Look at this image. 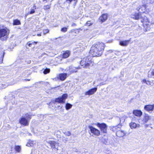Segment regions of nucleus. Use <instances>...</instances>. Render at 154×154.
Masks as SVG:
<instances>
[{"instance_id": "4c0bfd02", "label": "nucleus", "mask_w": 154, "mask_h": 154, "mask_svg": "<svg viewBox=\"0 0 154 154\" xmlns=\"http://www.w3.org/2000/svg\"><path fill=\"white\" fill-rule=\"evenodd\" d=\"M63 140L64 142H66L68 140V138H67L63 137Z\"/></svg>"}, {"instance_id": "aec40b11", "label": "nucleus", "mask_w": 154, "mask_h": 154, "mask_svg": "<svg viewBox=\"0 0 154 154\" xmlns=\"http://www.w3.org/2000/svg\"><path fill=\"white\" fill-rule=\"evenodd\" d=\"M148 76L149 77L154 78V69L150 70L148 73Z\"/></svg>"}, {"instance_id": "7ed1b4c3", "label": "nucleus", "mask_w": 154, "mask_h": 154, "mask_svg": "<svg viewBox=\"0 0 154 154\" xmlns=\"http://www.w3.org/2000/svg\"><path fill=\"white\" fill-rule=\"evenodd\" d=\"M9 31L6 27L0 29V38L2 40H6L8 37Z\"/></svg>"}, {"instance_id": "b1692460", "label": "nucleus", "mask_w": 154, "mask_h": 154, "mask_svg": "<svg viewBox=\"0 0 154 154\" xmlns=\"http://www.w3.org/2000/svg\"><path fill=\"white\" fill-rule=\"evenodd\" d=\"M34 143L35 142L34 141L30 140H29V142L26 144V146H32Z\"/></svg>"}, {"instance_id": "a211bd4d", "label": "nucleus", "mask_w": 154, "mask_h": 154, "mask_svg": "<svg viewBox=\"0 0 154 154\" xmlns=\"http://www.w3.org/2000/svg\"><path fill=\"white\" fill-rule=\"evenodd\" d=\"M129 126L130 128L132 129L135 128L137 127H139L140 125H137L135 122H131L129 123Z\"/></svg>"}, {"instance_id": "c9c22d12", "label": "nucleus", "mask_w": 154, "mask_h": 154, "mask_svg": "<svg viewBox=\"0 0 154 154\" xmlns=\"http://www.w3.org/2000/svg\"><path fill=\"white\" fill-rule=\"evenodd\" d=\"M49 30L48 29H46L43 30V33L44 35L46 34V33L49 32Z\"/></svg>"}, {"instance_id": "5701e85b", "label": "nucleus", "mask_w": 154, "mask_h": 154, "mask_svg": "<svg viewBox=\"0 0 154 154\" xmlns=\"http://www.w3.org/2000/svg\"><path fill=\"white\" fill-rule=\"evenodd\" d=\"M72 105L69 103H67L66 104L65 108L66 110H68L72 108Z\"/></svg>"}, {"instance_id": "9b49d317", "label": "nucleus", "mask_w": 154, "mask_h": 154, "mask_svg": "<svg viewBox=\"0 0 154 154\" xmlns=\"http://www.w3.org/2000/svg\"><path fill=\"white\" fill-rule=\"evenodd\" d=\"M144 109L148 112L152 111L154 109V104L146 105L144 106Z\"/></svg>"}, {"instance_id": "e433bc0d", "label": "nucleus", "mask_w": 154, "mask_h": 154, "mask_svg": "<svg viewBox=\"0 0 154 154\" xmlns=\"http://www.w3.org/2000/svg\"><path fill=\"white\" fill-rule=\"evenodd\" d=\"M70 66H69L68 68H67L65 70V71H66V72H67V74H68V75H69V70H70Z\"/></svg>"}, {"instance_id": "f03ea898", "label": "nucleus", "mask_w": 154, "mask_h": 154, "mask_svg": "<svg viewBox=\"0 0 154 154\" xmlns=\"http://www.w3.org/2000/svg\"><path fill=\"white\" fill-rule=\"evenodd\" d=\"M131 17L136 20H140L141 22L143 23L144 29L145 32L149 30L150 29V26L152 24V23L146 16H142L139 14L137 13L132 15Z\"/></svg>"}, {"instance_id": "393cba45", "label": "nucleus", "mask_w": 154, "mask_h": 154, "mask_svg": "<svg viewBox=\"0 0 154 154\" xmlns=\"http://www.w3.org/2000/svg\"><path fill=\"white\" fill-rule=\"evenodd\" d=\"M127 118V117L126 116H124L123 117H121L120 119V123H123L125 120V119Z\"/></svg>"}, {"instance_id": "4be33fe9", "label": "nucleus", "mask_w": 154, "mask_h": 154, "mask_svg": "<svg viewBox=\"0 0 154 154\" xmlns=\"http://www.w3.org/2000/svg\"><path fill=\"white\" fill-rule=\"evenodd\" d=\"M70 54L69 51H67L63 54V58H66L69 57Z\"/></svg>"}, {"instance_id": "864d4df0", "label": "nucleus", "mask_w": 154, "mask_h": 154, "mask_svg": "<svg viewBox=\"0 0 154 154\" xmlns=\"http://www.w3.org/2000/svg\"><path fill=\"white\" fill-rule=\"evenodd\" d=\"M148 84H149V82H148Z\"/></svg>"}, {"instance_id": "9d476101", "label": "nucleus", "mask_w": 154, "mask_h": 154, "mask_svg": "<svg viewBox=\"0 0 154 154\" xmlns=\"http://www.w3.org/2000/svg\"><path fill=\"white\" fill-rule=\"evenodd\" d=\"M146 8V5H142L140 6L137 8V10L140 13H144L145 11Z\"/></svg>"}, {"instance_id": "6e6552de", "label": "nucleus", "mask_w": 154, "mask_h": 154, "mask_svg": "<svg viewBox=\"0 0 154 154\" xmlns=\"http://www.w3.org/2000/svg\"><path fill=\"white\" fill-rule=\"evenodd\" d=\"M29 121L25 117H22L19 120V122L21 124L24 126H28L29 125Z\"/></svg>"}, {"instance_id": "a18cd8bd", "label": "nucleus", "mask_w": 154, "mask_h": 154, "mask_svg": "<svg viewBox=\"0 0 154 154\" xmlns=\"http://www.w3.org/2000/svg\"><path fill=\"white\" fill-rule=\"evenodd\" d=\"M118 127L117 126H113V128H116V129Z\"/></svg>"}, {"instance_id": "7c9ffc66", "label": "nucleus", "mask_w": 154, "mask_h": 154, "mask_svg": "<svg viewBox=\"0 0 154 154\" xmlns=\"http://www.w3.org/2000/svg\"><path fill=\"white\" fill-rule=\"evenodd\" d=\"M25 117L27 119H31V115L28 113H26L25 114Z\"/></svg>"}, {"instance_id": "c756f323", "label": "nucleus", "mask_w": 154, "mask_h": 154, "mask_svg": "<svg viewBox=\"0 0 154 154\" xmlns=\"http://www.w3.org/2000/svg\"><path fill=\"white\" fill-rule=\"evenodd\" d=\"M50 71V69H49L47 68L44 70L43 72L45 74H47Z\"/></svg>"}, {"instance_id": "c03bdc74", "label": "nucleus", "mask_w": 154, "mask_h": 154, "mask_svg": "<svg viewBox=\"0 0 154 154\" xmlns=\"http://www.w3.org/2000/svg\"><path fill=\"white\" fill-rule=\"evenodd\" d=\"M37 35L38 36H41V34H38Z\"/></svg>"}, {"instance_id": "2f4dec72", "label": "nucleus", "mask_w": 154, "mask_h": 154, "mask_svg": "<svg viewBox=\"0 0 154 154\" xmlns=\"http://www.w3.org/2000/svg\"><path fill=\"white\" fill-rule=\"evenodd\" d=\"M102 141L105 144H106L108 143V140L107 139L103 138Z\"/></svg>"}, {"instance_id": "cd10ccee", "label": "nucleus", "mask_w": 154, "mask_h": 154, "mask_svg": "<svg viewBox=\"0 0 154 154\" xmlns=\"http://www.w3.org/2000/svg\"><path fill=\"white\" fill-rule=\"evenodd\" d=\"M37 43V42H28L27 43V44L29 46V47H31L32 45L34 44L35 43V44H36Z\"/></svg>"}, {"instance_id": "4468645a", "label": "nucleus", "mask_w": 154, "mask_h": 154, "mask_svg": "<svg viewBox=\"0 0 154 154\" xmlns=\"http://www.w3.org/2000/svg\"><path fill=\"white\" fill-rule=\"evenodd\" d=\"M116 134L118 137H122L125 136L126 133L124 131L119 130L116 132Z\"/></svg>"}, {"instance_id": "72a5a7b5", "label": "nucleus", "mask_w": 154, "mask_h": 154, "mask_svg": "<svg viewBox=\"0 0 154 154\" xmlns=\"http://www.w3.org/2000/svg\"><path fill=\"white\" fill-rule=\"evenodd\" d=\"M92 23L90 21H88L86 23L85 25L87 26H90L92 25Z\"/></svg>"}, {"instance_id": "f8f14e48", "label": "nucleus", "mask_w": 154, "mask_h": 154, "mask_svg": "<svg viewBox=\"0 0 154 154\" xmlns=\"http://www.w3.org/2000/svg\"><path fill=\"white\" fill-rule=\"evenodd\" d=\"M97 88H94L91 89L88 91L85 92V95H91L93 94L97 91Z\"/></svg>"}, {"instance_id": "1a4fd4ad", "label": "nucleus", "mask_w": 154, "mask_h": 154, "mask_svg": "<svg viewBox=\"0 0 154 154\" xmlns=\"http://www.w3.org/2000/svg\"><path fill=\"white\" fill-rule=\"evenodd\" d=\"M47 142L50 144L52 148L57 149L58 146V142L54 141H50Z\"/></svg>"}, {"instance_id": "bb28decb", "label": "nucleus", "mask_w": 154, "mask_h": 154, "mask_svg": "<svg viewBox=\"0 0 154 154\" xmlns=\"http://www.w3.org/2000/svg\"><path fill=\"white\" fill-rule=\"evenodd\" d=\"M15 149L16 151L18 152H20L21 150L20 147L19 146H15Z\"/></svg>"}, {"instance_id": "473e14b6", "label": "nucleus", "mask_w": 154, "mask_h": 154, "mask_svg": "<svg viewBox=\"0 0 154 154\" xmlns=\"http://www.w3.org/2000/svg\"><path fill=\"white\" fill-rule=\"evenodd\" d=\"M50 8V6L49 5H47L44 6V8L45 10H47L49 9Z\"/></svg>"}, {"instance_id": "f704fd0d", "label": "nucleus", "mask_w": 154, "mask_h": 154, "mask_svg": "<svg viewBox=\"0 0 154 154\" xmlns=\"http://www.w3.org/2000/svg\"><path fill=\"white\" fill-rule=\"evenodd\" d=\"M67 28L66 27H63L61 29V31L63 32H65L67 31Z\"/></svg>"}, {"instance_id": "ea45409f", "label": "nucleus", "mask_w": 154, "mask_h": 154, "mask_svg": "<svg viewBox=\"0 0 154 154\" xmlns=\"http://www.w3.org/2000/svg\"><path fill=\"white\" fill-rule=\"evenodd\" d=\"M35 12L34 10V9H32L31 10V11L30 12V14H32Z\"/></svg>"}, {"instance_id": "79ce46f5", "label": "nucleus", "mask_w": 154, "mask_h": 154, "mask_svg": "<svg viewBox=\"0 0 154 154\" xmlns=\"http://www.w3.org/2000/svg\"><path fill=\"white\" fill-rule=\"evenodd\" d=\"M76 26V24L75 23H72L71 25V26Z\"/></svg>"}, {"instance_id": "603ef678", "label": "nucleus", "mask_w": 154, "mask_h": 154, "mask_svg": "<svg viewBox=\"0 0 154 154\" xmlns=\"http://www.w3.org/2000/svg\"><path fill=\"white\" fill-rule=\"evenodd\" d=\"M148 84H149V82H148Z\"/></svg>"}, {"instance_id": "f257e3e1", "label": "nucleus", "mask_w": 154, "mask_h": 154, "mask_svg": "<svg viewBox=\"0 0 154 154\" xmlns=\"http://www.w3.org/2000/svg\"><path fill=\"white\" fill-rule=\"evenodd\" d=\"M104 47L105 45L103 43L97 42L92 45L89 53L93 57L100 56L102 54Z\"/></svg>"}, {"instance_id": "09e8293b", "label": "nucleus", "mask_w": 154, "mask_h": 154, "mask_svg": "<svg viewBox=\"0 0 154 154\" xmlns=\"http://www.w3.org/2000/svg\"><path fill=\"white\" fill-rule=\"evenodd\" d=\"M75 30H72L71 31V32H75V31H75Z\"/></svg>"}, {"instance_id": "423d86ee", "label": "nucleus", "mask_w": 154, "mask_h": 154, "mask_svg": "<svg viewBox=\"0 0 154 154\" xmlns=\"http://www.w3.org/2000/svg\"><path fill=\"white\" fill-rule=\"evenodd\" d=\"M67 95L66 94H64L61 97H60L55 100V102L60 103H64L65 100L67 97Z\"/></svg>"}, {"instance_id": "de8ad7c7", "label": "nucleus", "mask_w": 154, "mask_h": 154, "mask_svg": "<svg viewBox=\"0 0 154 154\" xmlns=\"http://www.w3.org/2000/svg\"><path fill=\"white\" fill-rule=\"evenodd\" d=\"M26 80H27V81H29L30 80V79H25Z\"/></svg>"}, {"instance_id": "6ab92c4d", "label": "nucleus", "mask_w": 154, "mask_h": 154, "mask_svg": "<svg viewBox=\"0 0 154 154\" xmlns=\"http://www.w3.org/2000/svg\"><path fill=\"white\" fill-rule=\"evenodd\" d=\"M107 14H104L99 18V20L102 22H103L106 20L107 19Z\"/></svg>"}, {"instance_id": "f3484780", "label": "nucleus", "mask_w": 154, "mask_h": 154, "mask_svg": "<svg viewBox=\"0 0 154 154\" xmlns=\"http://www.w3.org/2000/svg\"><path fill=\"white\" fill-rule=\"evenodd\" d=\"M67 73H61L59 75V79L61 81H64L66 78Z\"/></svg>"}, {"instance_id": "412c9836", "label": "nucleus", "mask_w": 154, "mask_h": 154, "mask_svg": "<svg viewBox=\"0 0 154 154\" xmlns=\"http://www.w3.org/2000/svg\"><path fill=\"white\" fill-rule=\"evenodd\" d=\"M150 117L147 114H145L143 120V123H146L150 119Z\"/></svg>"}, {"instance_id": "c85d7f7f", "label": "nucleus", "mask_w": 154, "mask_h": 154, "mask_svg": "<svg viewBox=\"0 0 154 154\" xmlns=\"http://www.w3.org/2000/svg\"><path fill=\"white\" fill-rule=\"evenodd\" d=\"M63 133L66 136H69L71 134V133L69 131H67Z\"/></svg>"}, {"instance_id": "dca6fc26", "label": "nucleus", "mask_w": 154, "mask_h": 154, "mask_svg": "<svg viewBox=\"0 0 154 154\" xmlns=\"http://www.w3.org/2000/svg\"><path fill=\"white\" fill-rule=\"evenodd\" d=\"M130 40H125V41H120L119 42V45L122 46H126L128 44Z\"/></svg>"}, {"instance_id": "20e7f679", "label": "nucleus", "mask_w": 154, "mask_h": 154, "mask_svg": "<svg viewBox=\"0 0 154 154\" xmlns=\"http://www.w3.org/2000/svg\"><path fill=\"white\" fill-rule=\"evenodd\" d=\"M91 63V59L86 57L84 58L80 62V64L84 68H87L88 67Z\"/></svg>"}, {"instance_id": "ddd939ff", "label": "nucleus", "mask_w": 154, "mask_h": 154, "mask_svg": "<svg viewBox=\"0 0 154 154\" xmlns=\"http://www.w3.org/2000/svg\"><path fill=\"white\" fill-rule=\"evenodd\" d=\"M70 70L69 71V75L71 74L72 73L76 72L77 71V69H80V67H74L72 66H70Z\"/></svg>"}, {"instance_id": "58836bf2", "label": "nucleus", "mask_w": 154, "mask_h": 154, "mask_svg": "<svg viewBox=\"0 0 154 154\" xmlns=\"http://www.w3.org/2000/svg\"><path fill=\"white\" fill-rule=\"evenodd\" d=\"M142 82L144 83H146V84L148 85V82H146V80L145 79H143L142 80Z\"/></svg>"}, {"instance_id": "37998d69", "label": "nucleus", "mask_w": 154, "mask_h": 154, "mask_svg": "<svg viewBox=\"0 0 154 154\" xmlns=\"http://www.w3.org/2000/svg\"><path fill=\"white\" fill-rule=\"evenodd\" d=\"M108 51L110 53H112L113 52L112 50H109Z\"/></svg>"}, {"instance_id": "2eb2a0df", "label": "nucleus", "mask_w": 154, "mask_h": 154, "mask_svg": "<svg viewBox=\"0 0 154 154\" xmlns=\"http://www.w3.org/2000/svg\"><path fill=\"white\" fill-rule=\"evenodd\" d=\"M133 114L135 116L140 117L142 115V112L140 110H134L133 112Z\"/></svg>"}, {"instance_id": "3c124183", "label": "nucleus", "mask_w": 154, "mask_h": 154, "mask_svg": "<svg viewBox=\"0 0 154 154\" xmlns=\"http://www.w3.org/2000/svg\"><path fill=\"white\" fill-rule=\"evenodd\" d=\"M74 1H77V0H74Z\"/></svg>"}, {"instance_id": "a878e982", "label": "nucleus", "mask_w": 154, "mask_h": 154, "mask_svg": "<svg viewBox=\"0 0 154 154\" xmlns=\"http://www.w3.org/2000/svg\"><path fill=\"white\" fill-rule=\"evenodd\" d=\"M20 24V22L18 20H15L14 21V25H19Z\"/></svg>"}, {"instance_id": "0eeeda50", "label": "nucleus", "mask_w": 154, "mask_h": 154, "mask_svg": "<svg viewBox=\"0 0 154 154\" xmlns=\"http://www.w3.org/2000/svg\"><path fill=\"white\" fill-rule=\"evenodd\" d=\"M89 128L91 132L94 135L97 136L100 135V132L99 130L93 127L92 126H89Z\"/></svg>"}, {"instance_id": "39448f33", "label": "nucleus", "mask_w": 154, "mask_h": 154, "mask_svg": "<svg viewBox=\"0 0 154 154\" xmlns=\"http://www.w3.org/2000/svg\"><path fill=\"white\" fill-rule=\"evenodd\" d=\"M97 126L99 127L102 133H107V126L105 123L100 124L98 123L97 124Z\"/></svg>"}, {"instance_id": "8fccbe9b", "label": "nucleus", "mask_w": 154, "mask_h": 154, "mask_svg": "<svg viewBox=\"0 0 154 154\" xmlns=\"http://www.w3.org/2000/svg\"><path fill=\"white\" fill-rule=\"evenodd\" d=\"M47 0H43V2H47Z\"/></svg>"}, {"instance_id": "49530a36", "label": "nucleus", "mask_w": 154, "mask_h": 154, "mask_svg": "<svg viewBox=\"0 0 154 154\" xmlns=\"http://www.w3.org/2000/svg\"><path fill=\"white\" fill-rule=\"evenodd\" d=\"M36 6L35 5H34L33 8H34V9H36Z\"/></svg>"}, {"instance_id": "a19ab883", "label": "nucleus", "mask_w": 154, "mask_h": 154, "mask_svg": "<svg viewBox=\"0 0 154 154\" xmlns=\"http://www.w3.org/2000/svg\"><path fill=\"white\" fill-rule=\"evenodd\" d=\"M72 0H66V2L69 4H70Z\"/></svg>"}]
</instances>
